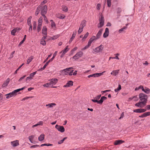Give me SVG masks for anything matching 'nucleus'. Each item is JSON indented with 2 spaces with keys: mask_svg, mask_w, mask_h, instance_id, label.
<instances>
[{
  "mask_svg": "<svg viewBox=\"0 0 150 150\" xmlns=\"http://www.w3.org/2000/svg\"><path fill=\"white\" fill-rule=\"evenodd\" d=\"M140 101L135 104V106L140 108H142L145 106L147 101L148 96L144 93H140L139 95Z\"/></svg>",
  "mask_w": 150,
  "mask_h": 150,
  "instance_id": "f257e3e1",
  "label": "nucleus"
},
{
  "mask_svg": "<svg viewBox=\"0 0 150 150\" xmlns=\"http://www.w3.org/2000/svg\"><path fill=\"white\" fill-rule=\"evenodd\" d=\"M25 87H24L21 88L17 89L13 91L12 92L5 95L6 96V98L7 99H8L13 96H15L16 95L17 93L19 92L21 90H23L25 88Z\"/></svg>",
  "mask_w": 150,
  "mask_h": 150,
  "instance_id": "f03ea898",
  "label": "nucleus"
},
{
  "mask_svg": "<svg viewBox=\"0 0 150 150\" xmlns=\"http://www.w3.org/2000/svg\"><path fill=\"white\" fill-rule=\"evenodd\" d=\"M39 7H40V10L41 11L40 13L42 15H45L47 11V6L45 5L44 6H42L41 5H40Z\"/></svg>",
  "mask_w": 150,
  "mask_h": 150,
  "instance_id": "7ed1b4c3",
  "label": "nucleus"
},
{
  "mask_svg": "<svg viewBox=\"0 0 150 150\" xmlns=\"http://www.w3.org/2000/svg\"><path fill=\"white\" fill-rule=\"evenodd\" d=\"M99 19V23L98 25V28H100L103 27L104 24V17L102 14L101 15Z\"/></svg>",
  "mask_w": 150,
  "mask_h": 150,
  "instance_id": "20e7f679",
  "label": "nucleus"
},
{
  "mask_svg": "<svg viewBox=\"0 0 150 150\" xmlns=\"http://www.w3.org/2000/svg\"><path fill=\"white\" fill-rule=\"evenodd\" d=\"M83 52L80 51L77 52L72 58L73 59L76 60L81 57L83 55Z\"/></svg>",
  "mask_w": 150,
  "mask_h": 150,
  "instance_id": "39448f33",
  "label": "nucleus"
},
{
  "mask_svg": "<svg viewBox=\"0 0 150 150\" xmlns=\"http://www.w3.org/2000/svg\"><path fill=\"white\" fill-rule=\"evenodd\" d=\"M73 68L72 67L67 68L65 69H63L61 71L62 74L64 75H65L69 74V71H70V69H72Z\"/></svg>",
  "mask_w": 150,
  "mask_h": 150,
  "instance_id": "423d86ee",
  "label": "nucleus"
},
{
  "mask_svg": "<svg viewBox=\"0 0 150 150\" xmlns=\"http://www.w3.org/2000/svg\"><path fill=\"white\" fill-rule=\"evenodd\" d=\"M55 127L59 132L63 133L65 131V129L63 126H61L58 125H55Z\"/></svg>",
  "mask_w": 150,
  "mask_h": 150,
  "instance_id": "0eeeda50",
  "label": "nucleus"
},
{
  "mask_svg": "<svg viewBox=\"0 0 150 150\" xmlns=\"http://www.w3.org/2000/svg\"><path fill=\"white\" fill-rule=\"evenodd\" d=\"M103 49V46L102 45H100V46L96 47V48L93 49V50L94 52L98 53L102 51Z\"/></svg>",
  "mask_w": 150,
  "mask_h": 150,
  "instance_id": "6e6552de",
  "label": "nucleus"
},
{
  "mask_svg": "<svg viewBox=\"0 0 150 150\" xmlns=\"http://www.w3.org/2000/svg\"><path fill=\"white\" fill-rule=\"evenodd\" d=\"M68 46H67L66 48L64 50H62L60 52V53H62L60 55V57L62 58L64 55L68 51L69 49L68 48Z\"/></svg>",
  "mask_w": 150,
  "mask_h": 150,
  "instance_id": "1a4fd4ad",
  "label": "nucleus"
},
{
  "mask_svg": "<svg viewBox=\"0 0 150 150\" xmlns=\"http://www.w3.org/2000/svg\"><path fill=\"white\" fill-rule=\"evenodd\" d=\"M105 72V71H104L102 73H96L94 74H91L88 75V78H90L91 77H98L99 76H101V75H103V74L104 72Z\"/></svg>",
  "mask_w": 150,
  "mask_h": 150,
  "instance_id": "9d476101",
  "label": "nucleus"
},
{
  "mask_svg": "<svg viewBox=\"0 0 150 150\" xmlns=\"http://www.w3.org/2000/svg\"><path fill=\"white\" fill-rule=\"evenodd\" d=\"M57 53V51H56L54 53V54H53V56L52 57L50 60H48L46 63V64L44 65V67L43 68H44L45 67H46V66L50 62L52 61L54 59V58L55 57V56L56 55Z\"/></svg>",
  "mask_w": 150,
  "mask_h": 150,
  "instance_id": "9b49d317",
  "label": "nucleus"
},
{
  "mask_svg": "<svg viewBox=\"0 0 150 150\" xmlns=\"http://www.w3.org/2000/svg\"><path fill=\"white\" fill-rule=\"evenodd\" d=\"M146 110V109L142 108H139L134 110H133L134 112L137 113H142L145 112Z\"/></svg>",
  "mask_w": 150,
  "mask_h": 150,
  "instance_id": "f8f14e48",
  "label": "nucleus"
},
{
  "mask_svg": "<svg viewBox=\"0 0 150 150\" xmlns=\"http://www.w3.org/2000/svg\"><path fill=\"white\" fill-rule=\"evenodd\" d=\"M11 144L13 147H16L19 145V141L18 140L11 142Z\"/></svg>",
  "mask_w": 150,
  "mask_h": 150,
  "instance_id": "ddd939ff",
  "label": "nucleus"
},
{
  "mask_svg": "<svg viewBox=\"0 0 150 150\" xmlns=\"http://www.w3.org/2000/svg\"><path fill=\"white\" fill-rule=\"evenodd\" d=\"M50 81V83H51V85H55L58 81V79H57L54 78L50 79L49 80Z\"/></svg>",
  "mask_w": 150,
  "mask_h": 150,
  "instance_id": "4468645a",
  "label": "nucleus"
},
{
  "mask_svg": "<svg viewBox=\"0 0 150 150\" xmlns=\"http://www.w3.org/2000/svg\"><path fill=\"white\" fill-rule=\"evenodd\" d=\"M73 82L71 81H69L64 86V87H68L73 85Z\"/></svg>",
  "mask_w": 150,
  "mask_h": 150,
  "instance_id": "2eb2a0df",
  "label": "nucleus"
},
{
  "mask_svg": "<svg viewBox=\"0 0 150 150\" xmlns=\"http://www.w3.org/2000/svg\"><path fill=\"white\" fill-rule=\"evenodd\" d=\"M109 30L108 28H106L105 29V31L103 34V37L104 38L107 37L109 35Z\"/></svg>",
  "mask_w": 150,
  "mask_h": 150,
  "instance_id": "dca6fc26",
  "label": "nucleus"
},
{
  "mask_svg": "<svg viewBox=\"0 0 150 150\" xmlns=\"http://www.w3.org/2000/svg\"><path fill=\"white\" fill-rule=\"evenodd\" d=\"M56 105V104L55 103H52L46 104L45 105V106L47 107V109H48L49 108H52L53 106H55Z\"/></svg>",
  "mask_w": 150,
  "mask_h": 150,
  "instance_id": "f3484780",
  "label": "nucleus"
},
{
  "mask_svg": "<svg viewBox=\"0 0 150 150\" xmlns=\"http://www.w3.org/2000/svg\"><path fill=\"white\" fill-rule=\"evenodd\" d=\"M10 80L9 78H8L5 81L2 86V87H6L8 85L9 83Z\"/></svg>",
  "mask_w": 150,
  "mask_h": 150,
  "instance_id": "a211bd4d",
  "label": "nucleus"
},
{
  "mask_svg": "<svg viewBox=\"0 0 150 150\" xmlns=\"http://www.w3.org/2000/svg\"><path fill=\"white\" fill-rule=\"evenodd\" d=\"M103 31V29H101L99 30L98 32V33L96 35V39H98L100 38V36L101 35L102 31Z\"/></svg>",
  "mask_w": 150,
  "mask_h": 150,
  "instance_id": "6ab92c4d",
  "label": "nucleus"
},
{
  "mask_svg": "<svg viewBox=\"0 0 150 150\" xmlns=\"http://www.w3.org/2000/svg\"><path fill=\"white\" fill-rule=\"evenodd\" d=\"M47 28L46 26H44L42 30V33L43 34L47 36Z\"/></svg>",
  "mask_w": 150,
  "mask_h": 150,
  "instance_id": "aec40b11",
  "label": "nucleus"
},
{
  "mask_svg": "<svg viewBox=\"0 0 150 150\" xmlns=\"http://www.w3.org/2000/svg\"><path fill=\"white\" fill-rule=\"evenodd\" d=\"M125 142V141L121 140H119L115 141L114 143L115 145H116L120 144Z\"/></svg>",
  "mask_w": 150,
  "mask_h": 150,
  "instance_id": "412c9836",
  "label": "nucleus"
},
{
  "mask_svg": "<svg viewBox=\"0 0 150 150\" xmlns=\"http://www.w3.org/2000/svg\"><path fill=\"white\" fill-rule=\"evenodd\" d=\"M95 40H97L96 38V37L94 36H93L89 40L88 43L90 45L92 42Z\"/></svg>",
  "mask_w": 150,
  "mask_h": 150,
  "instance_id": "4be33fe9",
  "label": "nucleus"
},
{
  "mask_svg": "<svg viewBox=\"0 0 150 150\" xmlns=\"http://www.w3.org/2000/svg\"><path fill=\"white\" fill-rule=\"evenodd\" d=\"M107 99V98L106 97L104 96H102L100 100H98V104H102L103 101L106 100Z\"/></svg>",
  "mask_w": 150,
  "mask_h": 150,
  "instance_id": "5701e85b",
  "label": "nucleus"
},
{
  "mask_svg": "<svg viewBox=\"0 0 150 150\" xmlns=\"http://www.w3.org/2000/svg\"><path fill=\"white\" fill-rule=\"evenodd\" d=\"M76 33V31L75 30L74 32H73V34L72 35V36L71 37L69 41V43H70L75 38Z\"/></svg>",
  "mask_w": 150,
  "mask_h": 150,
  "instance_id": "b1692460",
  "label": "nucleus"
},
{
  "mask_svg": "<svg viewBox=\"0 0 150 150\" xmlns=\"http://www.w3.org/2000/svg\"><path fill=\"white\" fill-rule=\"evenodd\" d=\"M86 21L84 20L82 21L80 25V27H81L82 28H83L86 26Z\"/></svg>",
  "mask_w": 150,
  "mask_h": 150,
  "instance_id": "393cba45",
  "label": "nucleus"
},
{
  "mask_svg": "<svg viewBox=\"0 0 150 150\" xmlns=\"http://www.w3.org/2000/svg\"><path fill=\"white\" fill-rule=\"evenodd\" d=\"M119 71V70L113 71L111 72V74L114 76H116L118 73Z\"/></svg>",
  "mask_w": 150,
  "mask_h": 150,
  "instance_id": "a878e982",
  "label": "nucleus"
},
{
  "mask_svg": "<svg viewBox=\"0 0 150 150\" xmlns=\"http://www.w3.org/2000/svg\"><path fill=\"white\" fill-rule=\"evenodd\" d=\"M106 0H105V4L106 3ZM111 0H106L107 4L108 6L109 7H110L111 5Z\"/></svg>",
  "mask_w": 150,
  "mask_h": 150,
  "instance_id": "bb28decb",
  "label": "nucleus"
},
{
  "mask_svg": "<svg viewBox=\"0 0 150 150\" xmlns=\"http://www.w3.org/2000/svg\"><path fill=\"white\" fill-rule=\"evenodd\" d=\"M33 58L34 57L33 56H31L27 60V64H29L32 61Z\"/></svg>",
  "mask_w": 150,
  "mask_h": 150,
  "instance_id": "cd10ccee",
  "label": "nucleus"
},
{
  "mask_svg": "<svg viewBox=\"0 0 150 150\" xmlns=\"http://www.w3.org/2000/svg\"><path fill=\"white\" fill-rule=\"evenodd\" d=\"M45 135L43 134H42L38 137V140L39 141H43L44 139Z\"/></svg>",
  "mask_w": 150,
  "mask_h": 150,
  "instance_id": "c85d7f7f",
  "label": "nucleus"
},
{
  "mask_svg": "<svg viewBox=\"0 0 150 150\" xmlns=\"http://www.w3.org/2000/svg\"><path fill=\"white\" fill-rule=\"evenodd\" d=\"M143 91L146 94H149L150 92V89L148 88L145 87L144 91Z\"/></svg>",
  "mask_w": 150,
  "mask_h": 150,
  "instance_id": "c756f323",
  "label": "nucleus"
},
{
  "mask_svg": "<svg viewBox=\"0 0 150 150\" xmlns=\"http://www.w3.org/2000/svg\"><path fill=\"white\" fill-rule=\"evenodd\" d=\"M62 10L63 11L67 12L68 11V8L67 7L65 6H62Z\"/></svg>",
  "mask_w": 150,
  "mask_h": 150,
  "instance_id": "7c9ffc66",
  "label": "nucleus"
},
{
  "mask_svg": "<svg viewBox=\"0 0 150 150\" xmlns=\"http://www.w3.org/2000/svg\"><path fill=\"white\" fill-rule=\"evenodd\" d=\"M127 27L126 26H124L122 28L118 30V32L119 33H121L125 30L127 28Z\"/></svg>",
  "mask_w": 150,
  "mask_h": 150,
  "instance_id": "2f4dec72",
  "label": "nucleus"
},
{
  "mask_svg": "<svg viewBox=\"0 0 150 150\" xmlns=\"http://www.w3.org/2000/svg\"><path fill=\"white\" fill-rule=\"evenodd\" d=\"M37 71H35L33 73H31L30 74L29 77L31 79H32L33 77L34 76L36 73Z\"/></svg>",
  "mask_w": 150,
  "mask_h": 150,
  "instance_id": "473e14b6",
  "label": "nucleus"
},
{
  "mask_svg": "<svg viewBox=\"0 0 150 150\" xmlns=\"http://www.w3.org/2000/svg\"><path fill=\"white\" fill-rule=\"evenodd\" d=\"M88 35L89 33L88 32H87L86 33V34L84 35V37L82 39V41H84L86 39V38L88 37Z\"/></svg>",
  "mask_w": 150,
  "mask_h": 150,
  "instance_id": "72a5a7b5",
  "label": "nucleus"
},
{
  "mask_svg": "<svg viewBox=\"0 0 150 150\" xmlns=\"http://www.w3.org/2000/svg\"><path fill=\"white\" fill-rule=\"evenodd\" d=\"M42 18L41 16L38 20V24L42 25Z\"/></svg>",
  "mask_w": 150,
  "mask_h": 150,
  "instance_id": "f704fd0d",
  "label": "nucleus"
},
{
  "mask_svg": "<svg viewBox=\"0 0 150 150\" xmlns=\"http://www.w3.org/2000/svg\"><path fill=\"white\" fill-rule=\"evenodd\" d=\"M40 7L39 6L37 7L35 11V15L36 16L38 15L40 13Z\"/></svg>",
  "mask_w": 150,
  "mask_h": 150,
  "instance_id": "c9c22d12",
  "label": "nucleus"
},
{
  "mask_svg": "<svg viewBox=\"0 0 150 150\" xmlns=\"http://www.w3.org/2000/svg\"><path fill=\"white\" fill-rule=\"evenodd\" d=\"M32 18L31 16H30L28 19L27 23L28 25H31V20Z\"/></svg>",
  "mask_w": 150,
  "mask_h": 150,
  "instance_id": "e433bc0d",
  "label": "nucleus"
},
{
  "mask_svg": "<svg viewBox=\"0 0 150 150\" xmlns=\"http://www.w3.org/2000/svg\"><path fill=\"white\" fill-rule=\"evenodd\" d=\"M121 89V86L120 84H119L118 85V88H117L115 89V91L116 92H118V91L120 90Z\"/></svg>",
  "mask_w": 150,
  "mask_h": 150,
  "instance_id": "4c0bfd02",
  "label": "nucleus"
},
{
  "mask_svg": "<svg viewBox=\"0 0 150 150\" xmlns=\"http://www.w3.org/2000/svg\"><path fill=\"white\" fill-rule=\"evenodd\" d=\"M67 139V137H64L62 139L58 142V144H61L63 143L64 140Z\"/></svg>",
  "mask_w": 150,
  "mask_h": 150,
  "instance_id": "58836bf2",
  "label": "nucleus"
},
{
  "mask_svg": "<svg viewBox=\"0 0 150 150\" xmlns=\"http://www.w3.org/2000/svg\"><path fill=\"white\" fill-rule=\"evenodd\" d=\"M57 17L60 19H64L65 17V16L62 14L59 15Z\"/></svg>",
  "mask_w": 150,
  "mask_h": 150,
  "instance_id": "ea45409f",
  "label": "nucleus"
},
{
  "mask_svg": "<svg viewBox=\"0 0 150 150\" xmlns=\"http://www.w3.org/2000/svg\"><path fill=\"white\" fill-rule=\"evenodd\" d=\"M37 26V22L36 21H34L33 22V30H35L36 29Z\"/></svg>",
  "mask_w": 150,
  "mask_h": 150,
  "instance_id": "a19ab883",
  "label": "nucleus"
},
{
  "mask_svg": "<svg viewBox=\"0 0 150 150\" xmlns=\"http://www.w3.org/2000/svg\"><path fill=\"white\" fill-rule=\"evenodd\" d=\"M83 28L79 27L78 31V34H80L83 31Z\"/></svg>",
  "mask_w": 150,
  "mask_h": 150,
  "instance_id": "79ce46f5",
  "label": "nucleus"
},
{
  "mask_svg": "<svg viewBox=\"0 0 150 150\" xmlns=\"http://www.w3.org/2000/svg\"><path fill=\"white\" fill-rule=\"evenodd\" d=\"M91 45L88 43L87 45L84 48L81 49L82 50H83L88 49Z\"/></svg>",
  "mask_w": 150,
  "mask_h": 150,
  "instance_id": "37998d69",
  "label": "nucleus"
},
{
  "mask_svg": "<svg viewBox=\"0 0 150 150\" xmlns=\"http://www.w3.org/2000/svg\"><path fill=\"white\" fill-rule=\"evenodd\" d=\"M17 31L16 29H14L12 30L11 32V34L13 35H14L15 33Z\"/></svg>",
  "mask_w": 150,
  "mask_h": 150,
  "instance_id": "c03bdc74",
  "label": "nucleus"
},
{
  "mask_svg": "<svg viewBox=\"0 0 150 150\" xmlns=\"http://www.w3.org/2000/svg\"><path fill=\"white\" fill-rule=\"evenodd\" d=\"M34 136L33 135H31L29 137V139L30 142L32 143H33L32 141L33 140Z\"/></svg>",
  "mask_w": 150,
  "mask_h": 150,
  "instance_id": "a18cd8bd",
  "label": "nucleus"
},
{
  "mask_svg": "<svg viewBox=\"0 0 150 150\" xmlns=\"http://www.w3.org/2000/svg\"><path fill=\"white\" fill-rule=\"evenodd\" d=\"M42 25L38 24L37 28V31L39 32L41 30Z\"/></svg>",
  "mask_w": 150,
  "mask_h": 150,
  "instance_id": "49530a36",
  "label": "nucleus"
},
{
  "mask_svg": "<svg viewBox=\"0 0 150 150\" xmlns=\"http://www.w3.org/2000/svg\"><path fill=\"white\" fill-rule=\"evenodd\" d=\"M40 44L43 45H46V42L45 40H41Z\"/></svg>",
  "mask_w": 150,
  "mask_h": 150,
  "instance_id": "de8ad7c7",
  "label": "nucleus"
},
{
  "mask_svg": "<svg viewBox=\"0 0 150 150\" xmlns=\"http://www.w3.org/2000/svg\"><path fill=\"white\" fill-rule=\"evenodd\" d=\"M42 16L44 17V20L47 23H48V22H49L47 20V18L46 16H45V15L44 14L43 15H42Z\"/></svg>",
  "mask_w": 150,
  "mask_h": 150,
  "instance_id": "09e8293b",
  "label": "nucleus"
},
{
  "mask_svg": "<svg viewBox=\"0 0 150 150\" xmlns=\"http://www.w3.org/2000/svg\"><path fill=\"white\" fill-rule=\"evenodd\" d=\"M50 21L52 22L51 23V26L52 27H55L56 24L52 20H51Z\"/></svg>",
  "mask_w": 150,
  "mask_h": 150,
  "instance_id": "8fccbe9b",
  "label": "nucleus"
},
{
  "mask_svg": "<svg viewBox=\"0 0 150 150\" xmlns=\"http://www.w3.org/2000/svg\"><path fill=\"white\" fill-rule=\"evenodd\" d=\"M52 145H53L52 144H41L40 145V146H52Z\"/></svg>",
  "mask_w": 150,
  "mask_h": 150,
  "instance_id": "3c124183",
  "label": "nucleus"
},
{
  "mask_svg": "<svg viewBox=\"0 0 150 150\" xmlns=\"http://www.w3.org/2000/svg\"><path fill=\"white\" fill-rule=\"evenodd\" d=\"M32 79L29 76L27 77L25 80V82L27 83H28L30 80Z\"/></svg>",
  "mask_w": 150,
  "mask_h": 150,
  "instance_id": "603ef678",
  "label": "nucleus"
},
{
  "mask_svg": "<svg viewBox=\"0 0 150 150\" xmlns=\"http://www.w3.org/2000/svg\"><path fill=\"white\" fill-rule=\"evenodd\" d=\"M51 83H50V82L47 83H45L43 85V86L46 87H48L50 86Z\"/></svg>",
  "mask_w": 150,
  "mask_h": 150,
  "instance_id": "864d4df0",
  "label": "nucleus"
},
{
  "mask_svg": "<svg viewBox=\"0 0 150 150\" xmlns=\"http://www.w3.org/2000/svg\"><path fill=\"white\" fill-rule=\"evenodd\" d=\"M24 64H23L22 65H21L15 71V72L14 74H16L17 73V71L19 70V69L21 68L22 66Z\"/></svg>",
  "mask_w": 150,
  "mask_h": 150,
  "instance_id": "5fc2aeb1",
  "label": "nucleus"
},
{
  "mask_svg": "<svg viewBox=\"0 0 150 150\" xmlns=\"http://www.w3.org/2000/svg\"><path fill=\"white\" fill-rule=\"evenodd\" d=\"M133 99L134 101H137L138 100V98L137 97V96H133Z\"/></svg>",
  "mask_w": 150,
  "mask_h": 150,
  "instance_id": "6e6d98bb",
  "label": "nucleus"
},
{
  "mask_svg": "<svg viewBox=\"0 0 150 150\" xmlns=\"http://www.w3.org/2000/svg\"><path fill=\"white\" fill-rule=\"evenodd\" d=\"M26 76V75H24L23 76L21 77L18 80L19 81H21V80L24 79Z\"/></svg>",
  "mask_w": 150,
  "mask_h": 150,
  "instance_id": "4d7b16f0",
  "label": "nucleus"
},
{
  "mask_svg": "<svg viewBox=\"0 0 150 150\" xmlns=\"http://www.w3.org/2000/svg\"><path fill=\"white\" fill-rule=\"evenodd\" d=\"M145 117H146L150 115V112H148L144 113Z\"/></svg>",
  "mask_w": 150,
  "mask_h": 150,
  "instance_id": "13d9d810",
  "label": "nucleus"
},
{
  "mask_svg": "<svg viewBox=\"0 0 150 150\" xmlns=\"http://www.w3.org/2000/svg\"><path fill=\"white\" fill-rule=\"evenodd\" d=\"M101 5L100 4H98L97 5L96 8L97 10H99L100 9Z\"/></svg>",
  "mask_w": 150,
  "mask_h": 150,
  "instance_id": "bf43d9fd",
  "label": "nucleus"
},
{
  "mask_svg": "<svg viewBox=\"0 0 150 150\" xmlns=\"http://www.w3.org/2000/svg\"><path fill=\"white\" fill-rule=\"evenodd\" d=\"M73 71H74V70H72V69H70V71H69L70 72H69V75L70 76L72 75L73 74L72 73H73Z\"/></svg>",
  "mask_w": 150,
  "mask_h": 150,
  "instance_id": "052dcab7",
  "label": "nucleus"
},
{
  "mask_svg": "<svg viewBox=\"0 0 150 150\" xmlns=\"http://www.w3.org/2000/svg\"><path fill=\"white\" fill-rule=\"evenodd\" d=\"M39 146H40L39 145H33V146H31L30 147V148H36L37 147H39Z\"/></svg>",
  "mask_w": 150,
  "mask_h": 150,
  "instance_id": "680f3d73",
  "label": "nucleus"
},
{
  "mask_svg": "<svg viewBox=\"0 0 150 150\" xmlns=\"http://www.w3.org/2000/svg\"><path fill=\"white\" fill-rule=\"evenodd\" d=\"M101 96V95H99L96 96L95 98L98 100L100 99Z\"/></svg>",
  "mask_w": 150,
  "mask_h": 150,
  "instance_id": "e2e57ef3",
  "label": "nucleus"
},
{
  "mask_svg": "<svg viewBox=\"0 0 150 150\" xmlns=\"http://www.w3.org/2000/svg\"><path fill=\"white\" fill-rule=\"evenodd\" d=\"M121 11V8H117V12L118 13H120Z\"/></svg>",
  "mask_w": 150,
  "mask_h": 150,
  "instance_id": "0e129e2a",
  "label": "nucleus"
},
{
  "mask_svg": "<svg viewBox=\"0 0 150 150\" xmlns=\"http://www.w3.org/2000/svg\"><path fill=\"white\" fill-rule=\"evenodd\" d=\"M47 2V0H45L43 1L42 2H41V6L44 4L45 3H46Z\"/></svg>",
  "mask_w": 150,
  "mask_h": 150,
  "instance_id": "69168bd1",
  "label": "nucleus"
},
{
  "mask_svg": "<svg viewBox=\"0 0 150 150\" xmlns=\"http://www.w3.org/2000/svg\"><path fill=\"white\" fill-rule=\"evenodd\" d=\"M92 101L94 103H98L99 101L97 99H91Z\"/></svg>",
  "mask_w": 150,
  "mask_h": 150,
  "instance_id": "338daca9",
  "label": "nucleus"
},
{
  "mask_svg": "<svg viewBox=\"0 0 150 150\" xmlns=\"http://www.w3.org/2000/svg\"><path fill=\"white\" fill-rule=\"evenodd\" d=\"M146 110H149L150 109V105H148L146 106Z\"/></svg>",
  "mask_w": 150,
  "mask_h": 150,
  "instance_id": "774afa93",
  "label": "nucleus"
}]
</instances>
